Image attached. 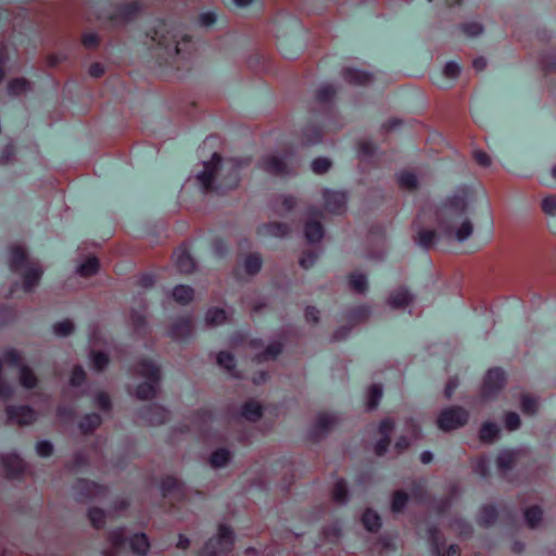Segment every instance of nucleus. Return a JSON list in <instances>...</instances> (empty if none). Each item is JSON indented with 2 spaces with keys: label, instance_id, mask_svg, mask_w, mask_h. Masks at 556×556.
I'll list each match as a JSON object with an SVG mask.
<instances>
[{
  "label": "nucleus",
  "instance_id": "774afa93",
  "mask_svg": "<svg viewBox=\"0 0 556 556\" xmlns=\"http://www.w3.org/2000/svg\"><path fill=\"white\" fill-rule=\"evenodd\" d=\"M332 167V161L326 156H319L311 163L312 170L317 175L326 174Z\"/></svg>",
  "mask_w": 556,
  "mask_h": 556
},
{
  "label": "nucleus",
  "instance_id": "3c124183",
  "mask_svg": "<svg viewBox=\"0 0 556 556\" xmlns=\"http://www.w3.org/2000/svg\"><path fill=\"white\" fill-rule=\"evenodd\" d=\"M262 257L256 252L248 253L243 260L244 271L248 276H255L262 268Z\"/></svg>",
  "mask_w": 556,
  "mask_h": 556
},
{
  "label": "nucleus",
  "instance_id": "aec40b11",
  "mask_svg": "<svg viewBox=\"0 0 556 556\" xmlns=\"http://www.w3.org/2000/svg\"><path fill=\"white\" fill-rule=\"evenodd\" d=\"M142 417L148 426L156 427L169 420L170 412L165 406L154 403L144 408Z\"/></svg>",
  "mask_w": 556,
  "mask_h": 556
},
{
  "label": "nucleus",
  "instance_id": "39448f33",
  "mask_svg": "<svg viewBox=\"0 0 556 556\" xmlns=\"http://www.w3.org/2000/svg\"><path fill=\"white\" fill-rule=\"evenodd\" d=\"M506 376L502 368L494 367L486 371L483 377L479 396L481 401L486 402L496 397L506 386Z\"/></svg>",
  "mask_w": 556,
  "mask_h": 556
},
{
  "label": "nucleus",
  "instance_id": "423d86ee",
  "mask_svg": "<svg viewBox=\"0 0 556 556\" xmlns=\"http://www.w3.org/2000/svg\"><path fill=\"white\" fill-rule=\"evenodd\" d=\"M469 420V412L459 405L442 409L437 418V426L444 432L464 427Z\"/></svg>",
  "mask_w": 556,
  "mask_h": 556
},
{
  "label": "nucleus",
  "instance_id": "5fc2aeb1",
  "mask_svg": "<svg viewBox=\"0 0 556 556\" xmlns=\"http://www.w3.org/2000/svg\"><path fill=\"white\" fill-rule=\"evenodd\" d=\"M31 89V83L24 78H13L8 84V91L13 97H18Z\"/></svg>",
  "mask_w": 556,
  "mask_h": 556
},
{
  "label": "nucleus",
  "instance_id": "bb28decb",
  "mask_svg": "<svg viewBox=\"0 0 556 556\" xmlns=\"http://www.w3.org/2000/svg\"><path fill=\"white\" fill-rule=\"evenodd\" d=\"M233 458L232 452L227 447L214 450L206 458V464L213 469H220L228 466Z\"/></svg>",
  "mask_w": 556,
  "mask_h": 556
},
{
  "label": "nucleus",
  "instance_id": "13d9d810",
  "mask_svg": "<svg viewBox=\"0 0 556 556\" xmlns=\"http://www.w3.org/2000/svg\"><path fill=\"white\" fill-rule=\"evenodd\" d=\"M358 157L363 161L372 160L376 155V146L368 139H361L356 144Z\"/></svg>",
  "mask_w": 556,
  "mask_h": 556
},
{
  "label": "nucleus",
  "instance_id": "6e6d98bb",
  "mask_svg": "<svg viewBox=\"0 0 556 556\" xmlns=\"http://www.w3.org/2000/svg\"><path fill=\"white\" fill-rule=\"evenodd\" d=\"M341 534L342 531L337 521L326 525L320 530V536L323 541L327 543H338L340 541Z\"/></svg>",
  "mask_w": 556,
  "mask_h": 556
},
{
  "label": "nucleus",
  "instance_id": "f8f14e48",
  "mask_svg": "<svg viewBox=\"0 0 556 556\" xmlns=\"http://www.w3.org/2000/svg\"><path fill=\"white\" fill-rule=\"evenodd\" d=\"M74 490L79 502H88L94 498L104 497L109 493L105 484H100L89 479L79 478L74 484Z\"/></svg>",
  "mask_w": 556,
  "mask_h": 556
},
{
  "label": "nucleus",
  "instance_id": "ddd939ff",
  "mask_svg": "<svg viewBox=\"0 0 556 556\" xmlns=\"http://www.w3.org/2000/svg\"><path fill=\"white\" fill-rule=\"evenodd\" d=\"M195 329L194 317L181 315L174 318L166 327L168 336L174 341H181L191 337Z\"/></svg>",
  "mask_w": 556,
  "mask_h": 556
},
{
  "label": "nucleus",
  "instance_id": "ea45409f",
  "mask_svg": "<svg viewBox=\"0 0 556 556\" xmlns=\"http://www.w3.org/2000/svg\"><path fill=\"white\" fill-rule=\"evenodd\" d=\"M348 287L355 294H365L368 289L366 275L359 271L350 273L348 276Z\"/></svg>",
  "mask_w": 556,
  "mask_h": 556
},
{
  "label": "nucleus",
  "instance_id": "393cba45",
  "mask_svg": "<svg viewBox=\"0 0 556 556\" xmlns=\"http://www.w3.org/2000/svg\"><path fill=\"white\" fill-rule=\"evenodd\" d=\"M415 296L408 289L401 287L393 290L387 298V303L394 309H405L414 303Z\"/></svg>",
  "mask_w": 556,
  "mask_h": 556
},
{
  "label": "nucleus",
  "instance_id": "5701e85b",
  "mask_svg": "<svg viewBox=\"0 0 556 556\" xmlns=\"http://www.w3.org/2000/svg\"><path fill=\"white\" fill-rule=\"evenodd\" d=\"M7 415L21 427L31 425L36 420L35 410L28 406H8Z\"/></svg>",
  "mask_w": 556,
  "mask_h": 556
},
{
  "label": "nucleus",
  "instance_id": "6e6552de",
  "mask_svg": "<svg viewBox=\"0 0 556 556\" xmlns=\"http://www.w3.org/2000/svg\"><path fill=\"white\" fill-rule=\"evenodd\" d=\"M428 541L432 556H462V548L458 544L446 545L444 533L437 526L427 529Z\"/></svg>",
  "mask_w": 556,
  "mask_h": 556
},
{
  "label": "nucleus",
  "instance_id": "de8ad7c7",
  "mask_svg": "<svg viewBox=\"0 0 556 556\" xmlns=\"http://www.w3.org/2000/svg\"><path fill=\"white\" fill-rule=\"evenodd\" d=\"M382 386L380 383H372L366 391L365 406L366 409L371 412L375 410L382 397Z\"/></svg>",
  "mask_w": 556,
  "mask_h": 556
},
{
  "label": "nucleus",
  "instance_id": "864d4df0",
  "mask_svg": "<svg viewBox=\"0 0 556 556\" xmlns=\"http://www.w3.org/2000/svg\"><path fill=\"white\" fill-rule=\"evenodd\" d=\"M87 380L88 376L84 367L79 364L74 365L68 379V386L74 389H80L87 383Z\"/></svg>",
  "mask_w": 556,
  "mask_h": 556
},
{
  "label": "nucleus",
  "instance_id": "4be33fe9",
  "mask_svg": "<svg viewBox=\"0 0 556 556\" xmlns=\"http://www.w3.org/2000/svg\"><path fill=\"white\" fill-rule=\"evenodd\" d=\"M110 547L102 552L103 556H116L117 553L125 546L127 541V531L125 528L111 530L105 535Z\"/></svg>",
  "mask_w": 556,
  "mask_h": 556
},
{
  "label": "nucleus",
  "instance_id": "e2e57ef3",
  "mask_svg": "<svg viewBox=\"0 0 556 556\" xmlns=\"http://www.w3.org/2000/svg\"><path fill=\"white\" fill-rule=\"evenodd\" d=\"M520 408L526 415H534L539 409L538 399L531 394H521Z\"/></svg>",
  "mask_w": 556,
  "mask_h": 556
},
{
  "label": "nucleus",
  "instance_id": "a878e982",
  "mask_svg": "<svg viewBox=\"0 0 556 556\" xmlns=\"http://www.w3.org/2000/svg\"><path fill=\"white\" fill-rule=\"evenodd\" d=\"M303 231L304 238L309 244H320L325 235V229L320 220L312 217L304 222Z\"/></svg>",
  "mask_w": 556,
  "mask_h": 556
},
{
  "label": "nucleus",
  "instance_id": "f3484780",
  "mask_svg": "<svg viewBox=\"0 0 556 556\" xmlns=\"http://www.w3.org/2000/svg\"><path fill=\"white\" fill-rule=\"evenodd\" d=\"M395 429V420L391 417H384L380 420L378 426V433L380 439L374 446V452L377 456H383L391 443V435Z\"/></svg>",
  "mask_w": 556,
  "mask_h": 556
},
{
  "label": "nucleus",
  "instance_id": "4d7b16f0",
  "mask_svg": "<svg viewBox=\"0 0 556 556\" xmlns=\"http://www.w3.org/2000/svg\"><path fill=\"white\" fill-rule=\"evenodd\" d=\"M523 516L527 526L530 529H534L543 519V510L539 505H532L525 510Z\"/></svg>",
  "mask_w": 556,
  "mask_h": 556
},
{
  "label": "nucleus",
  "instance_id": "c756f323",
  "mask_svg": "<svg viewBox=\"0 0 556 556\" xmlns=\"http://www.w3.org/2000/svg\"><path fill=\"white\" fill-rule=\"evenodd\" d=\"M447 528L451 531H453L455 536L460 541H466V540L470 539L473 534L472 526L469 522H467L465 519L457 517V516L453 517L450 520Z\"/></svg>",
  "mask_w": 556,
  "mask_h": 556
},
{
  "label": "nucleus",
  "instance_id": "6ab92c4d",
  "mask_svg": "<svg viewBox=\"0 0 556 556\" xmlns=\"http://www.w3.org/2000/svg\"><path fill=\"white\" fill-rule=\"evenodd\" d=\"M232 320L233 311L230 307L222 308L213 306L207 308L204 315V325L206 328H215L217 326L232 323Z\"/></svg>",
  "mask_w": 556,
  "mask_h": 556
},
{
  "label": "nucleus",
  "instance_id": "79ce46f5",
  "mask_svg": "<svg viewBox=\"0 0 556 556\" xmlns=\"http://www.w3.org/2000/svg\"><path fill=\"white\" fill-rule=\"evenodd\" d=\"M263 233L276 238H286L290 235L291 228L287 223L268 222L263 225Z\"/></svg>",
  "mask_w": 556,
  "mask_h": 556
},
{
  "label": "nucleus",
  "instance_id": "c9c22d12",
  "mask_svg": "<svg viewBox=\"0 0 556 556\" xmlns=\"http://www.w3.org/2000/svg\"><path fill=\"white\" fill-rule=\"evenodd\" d=\"M363 527L370 533H378L382 527L381 517L372 508H366L361 518Z\"/></svg>",
  "mask_w": 556,
  "mask_h": 556
},
{
  "label": "nucleus",
  "instance_id": "09e8293b",
  "mask_svg": "<svg viewBox=\"0 0 556 556\" xmlns=\"http://www.w3.org/2000/svg\"><path fill=\"white\" fill-rule=\"evenodd\" d=\"M409 501V494L404 490H395L391 494L390 509L393 514L403 513Z\"/></svg>",
  "mask_w": 556,
  "mask_h": 556
},
{
  "label": "nucleus",
  "instance_id": "cd10ccee",
  "mask_svg": "<svg viewBox=\"0 0 556 556\" xmlns=\"http://www.w3.org/2000/svg\"><path fill=\"white\" fill-rule=\"evenodd\" d=\"M370 311L366 305H357L345 313V321L353 328L364 325L369 320Z\"/></svg>",
  "mask_w": 556,
  "mask_h": 556
},
{
  "label": "nucleus",
  "instance_id": "e433bc0d",
  "mask_svg": "<svg viewBox=\"0 0 556 556\" xmlns=\"http://www.w3.org/2000/svg\"><path fill=\"white\" fill-rule=\"evenodd\" d=\"M320 250V244L307 243V245L300 253L299 265L303 269H308L309 267H312L314 263L317 261Z\"/></svg>",
  "mask_w": 556,
  "mask_h": 556
},
{
  "label": "nucleus",
  "instance_id": "c03bdc74",
  "mask_svg": "<svg viewBox=\"0 0 556 556\" xmlns=\"http://www.w3.org/2000/svg\"><path fill=\"white\" fill-rule=\"evenodd\" d=\"M194 289L190 286L178 285L173 289L172 296L180 305H188L194 300Z\"/></svg>",
  "mask_w": 556,
  "mask_h": 556
},
{
  "label": "nucleus",
  "instance_id": "4c0bfd02",
  "mask_svg": "<svg viewBox=\"0 0 556 556\" xmlns=\"http://www.w3.org/2000/svg\"><path fill=\"white\" fill-rule=\"evenodd\" d=\"M100 267V260L96 255H88L77 267L76 274L83 278H90L99 273Z\"/></svg>",
  "mask_w": 556,
  "mask_h": 556
},
{
  "label": "nucleus",
  "instance_id": "49530a36",
  "mask_svg": "<svg viewBox=\"0 0 556 556\" xmlns=\"http://www.w3.org/2000/svg\"><path fill=\"white\" fill-rule=\"evenodd\" d=\"M129 545L132 553L144 556L150 549V541L147 534L136 533L129 539Z\"/></svg>",
  "mask_w": 556,
  "mask_h": 556
},
{
  "label": "nucleus",
  "instance_id": "4468645a",
  "mask_svg": "<svg viewBox=\"0 0 556 556\" xmlns=\"http://www.w3.org/2000/svg\"><path fill=\"white\" fill-rule=\"evenodd\" d=\"M3 476L9 480L22 479L29 470L28 465L16 454H8L0 457Z\"/></svg>",
  "mask_w": 556,
  "mask_h": 556
},
{
  "label": "nucleus",
  "instance_id": "0eeeda50",
  "mask_svg": "<svg viewBox=\"0 0 556 556\" xmlns=\"http://www.w3.org/2000/svg\"><path fill=\"white\" fill-rule=\"evenodd\" d=\"M172 262L177 273L182 276H191L199 270V263L190 253L188 241H182L173 251Z\"/></svg>",
  "mask_w": 556,
  "mask_h": 556
},
{
  "label": "nucleus",
  "instance_id": "58836bf2",
  "mask_svg": "<svg viewBox=\"0 0 556 556\" xmlns=\"http://www.w3.org/2000/svg\"><path fill=\"white\" fill-rule=\"evenodd\" d=\"M102 425V417L97 413L87 414L81 417L78 428L81 434L90 435Z\"/></svg>",
  "mask_w": 556,
  "mask_h": 556
},
{
  "label": "nucleus",
  "instance_id": "c85d7f7f",
  "mask_svg": "<svg viewBox=\"0 0 556 556\" xmlns=\"http://www.w3.org/2000/svg\"><path fill=\"white\" fill-rule=\"evenodd\" d=\"M28 253L24 245L14 243L10 247L9 266L12 271H20L26 265Z\"/></svg>",
  "mask_w": 556,
  "mask_h": 556
},
{
  "label": "nucleus",
  "instance_id": "7c9ffc66",
  "mask_svg": "<svg viewBox=\"0 0 556 556\" xmlns=\"http://www.w3.org/2000/svg\"><path fill=\"white\" fill-rule=\"evenodd\" d=\"M342 76L346 83L357 86H368L374 80L370 73L352 67H344L342 70Z\"/></svg>",
  "mask_w": 556,
  "mask_h": 556
},
{
  "label": "nucleus",
  "instance_id": "2eb2a0df",
  "mask_svg": "<svg viewBox=\"0 0 556 556\" xmlns=\"http://www.w3.org/2000/svg\"><path fill=\"white\" fill-rule=\"evenodd\" d=\"M467 193L463 189L462 193H457L448 198L443 205L442 210L435 212L437 220L440 225L444 219L451 215H462L467 210Z\"/></svg>",
  "mask_w": 556,
  "mask_h": 556
},
{
  "label": "nucleus",
  "instance_id": "473e14b6",
  "mask_svg": "<svg viewBox=\"0 0 556 556\" xmlns=\"http://www.w3.org/2000/svg\"><path fill=\"white\" fill-rule=\"evenodd\" d=\"M330 498L336 505H345L349 501V486L343 478L336 480L330 489Z\"/></svg>",
  "mask_w": 556,
  "mask_h": 556
},
{
  "label": "nucleus",
  "instance_id": "412c9836",
  "mask_svg": "<svg viewBox=\"0 0 556 556\" xmlns=\"http://www.w3.org/2000/svg\"><path fill=\"white\" fill-rule=\"evenodd\" d=\"M215 362L223 370L235 379H243L244 375L237 368L235 355L230 351H219L215 354Z\"/></svg>",
  "mask_w": 556,
  "mask_h": 556
},
{
  "label": "nucleus",
  "instance_id": "2f4dec72",
  "mask_svg": "<svg viewBox=\"0 0 556 556\" xmlns=\"http://www.w3.org/2000/svg\"><path fill=\"white\" fill-rule=\"evenodd\" d=\"M271 210L277 215H283L294 210L296 200L292 195L278 194L271 199Z\"/></svg>",
  "mask_w": 556,
  "mask_h": 556
},
{
  "label": "nucleus",
  "instance_id": "b1692460",
  "mask_svg": "<svg viewBox=\"0 0 556 556\" xmlns=\"http://www.w3.org/2000/svg\"><path fill=\"white\" fill-rule=\"evenodd\" d=\"M42 274L43 268L39 262H29L22 279L24 291L31 292L34 288L38 286Z\"/></svg>",
  "mask_w": 556,
  "mask_h": 556
},
{
  "label": "nucleus",
  "instance_id": "a18cd8bd",
  "mask_svg": "<svg viewBox=\"0 0 556 556\" xmlns=\"http://www.w3.org/2000/svg\"><path fill=\"white\" fill-rule=\"evenodd\" d=\"M500 429L494 422H484L479 429V440L483 444H491L498 440Z\"/></svg>",
  "mask_w": 556,
  "mask_h": 556
},
{
  "label": "nucleus",
  "instance_id": "0e129e2a",
  "mask_svg": "<svg viewBox=\"0 0 556 556\" xmlns=\"http://www.w3.org/2000/svg\"><path fill=\"white\" fill-rule=\"evenodd\" d=\"M409 497H412L415 502L418 503H426L431 501V496L428 493L427 489L417 482L412 483L410 491H409Z\"/></svg>",
  "mask_w": 556,
  "mask_h": 556
},
{
  "label": "nucleus",
  "instance_id": "680f3d73",
  "mask_svg": "<svg viewBox=\"0 0 556 556\" xmlns=\"http://www.w3.org/2000/svg\"><path fill=\"white\" fill-rule=\"evenodd\" d=\"M498 513L495 506L493 505H485L482 507L480 517H479V523L482 527H490L497 520Z\"/></svg>",
  "mask_w": 556,
  "mask_h": 556
},
{
  "label": "nucleus",
  "instance_id": "9d476101",
  "mask_svg": "<svg viewBox=\"0 0 556 556\" xmlns=\"http://www.w3.org/2000/svg\"><path fill=\"white\" fill-rule=\"evenodd\" d=\"M223 156L215 152L207 162H203V170L195 176V180L202 187L204 193H211L215 190L214 182L219 173Z\"/></svg>",
  "mask_w": 556,
  "mask_h": 556
},
{
  "label": "nucleus",
  "instance_id": "1a4fd4ad",
  "mask_svg": "<svg viewBox=\"0 0 556 556\" xmlns=\"http://www.w3.org/2000/svg\"><path fill=\"white\" fill-rule=\"evenodd\" d=\"M161 491L163 498H169V508H174L176 503H182L188 497V491L185 483L175 476H165L161 479Z\"/></svg>",
  "mask_w": 556,
  "mask_h": 556
},
{
  "label": "nucleus",
  "instance_id": "8fccbe9b",
  "mask_svg": "<svg viewBox=\"0 0 556 556\" xmlns=\"http://www.w3.org/2000/svg\"><path fill=\"white\" fill-rule=\"evenodd\" d=\"M89 358L92 369L97 372H102L110 364V355L102 350H91Z\"/></svg>",
  "mask_w": 556,
  "mask_h": 556
},
{
  "label": "nucleus",
  "instance_id": "20e7f679",
  "mask_svg": "<svg viewBox=\"0 0 556 556\" xmlns=\"http://www.w3.org/2000/svg\"><path fill=\"white\" fill-rule=\"evenodd\" d=\"M294 154V149L290 144L281 147L279 153H269L262 157L261 168L269 175L276 177H286L293 172L288 164V159Z\"/></svg>",
  "mask_w": 556,
  "mask_h": 556
},
{
  "label": "nucleus",
  "instance_id": "a211bd4d",
  "mask_svg": "<svg viewBox=\"0 0 556 556\" xmlns=\"http://www.w3.org/2000/svg\"><path fill=\"white\" fill-rule=\"evenodd\" d=\"M263 345H264V342L262 339L251 338L242 331L233 332L228 340L229 350H232V351H240V350L258 351L263 348Z\"/></svg>",
  "mask_w": 556,
  "mask_h": 556
},
{
  "label": "nucleus",
  "instance_id": "052dcab7",
  "mask_svg": "<svg viewBox=\"0 0 556 556\" xmlns=\"http://www.w3.org/2000/svg\"><path fill=\"white\" fill-rule=\"evenodd\" d=\"M20 383L26 389H34L38 383L37 376L27 365L20 368Z\"/></svg>",
  "mask_w": 556,
  "mask_h": 556
},
{
  "label": "nucleus",
  "instance_id": "f03ea898",
  "mask_svg": "<svg viewBox=\"0 0 556 556\" xmlns=\"http://www.w3.org/2000/svg\"><path fill=\"white\" fill-rule=\"evenodd\" d=\"M300 342L299 332L291 327L281 328L276 339L269 342L265 348L263 346L258 353L253 357V362L257 364L275 361L283 351L287 344H298Z\"/></svg>",
  "mask_w": 556,
  "mask_h": 556
},
{
  "label": "nucleus",
  "instance_id": "9b49d317",
  "mask_svg": "<svg viewBox=\"0 0 556 556\" xmlns=\"http://www.w3.org/2000/svg\"><path fill=\"white\" fill-rule=\"evenodd\" d=\"M337 416L329 413H319L314 418L307 439L312 443H318L338 425Z\"/></svg>",
  "mask_w": 556,
  "mask_h": 556
},
{
  "label": "nucleus",
  "instance_id": "bf43d9fd",
  "mask_svg": "<svg viewBox=\"0 0 556 556\" xmlns=\"http://www.w3.org/2000/svg\"><path fill=\"white\" fill-rule=\"evenodd\" d=\"M88 520L90 521L91 526L97 529L101 530L105 526L106 520V514L102 508L99 507H91L89 508L87 513Z\"/></svg>",
  "mask_w": 556,
  "mask_h": 556
},
{
  "label": "nucleus",
  "instance_id": "72a5a7b5",
  "mask_svg": "<svg viewBox=\"0 0 556 556\" xmlns=\"http://www.w3.org/2000/svg\"><path fill=\"white\" fill-rule=\"evenodd\" d=\"M520 451L506 450L498 454L496 458V466L501 473H506L511 470L518 460Z\"/></svg>",
  "mask_w": 556,
  "mask_h": 556
},
{
  "label": "nucleus",
  "instance_id": "338daca9",
  "mask_svg": "<svg viewBox=\"0 0 556 556\" xmlns=\"http://www.w3.org/2000/svg\"><path fill=\"white\" fill-rule=\"evenodd\" d=\"M194 51L190 36H184L180 42L175 47V54L181 58H189Z\"/></svg>",
  "mask_w": 556,
  "mask_h": 556
},
{
  "label": "nucleus",
  "instance_id": "603ef678",
  "mask_svg": "<svg viewBox=\"0 0 556 556\" xmlns=\"http://www.w3.org/2000/svg\"><path fill=\"white\" fill-rule=\"evenodd\" d=\"M435 238L437 232L434 229L418 227L417 235L414 237V241L425 249H431L434 244Z\"/></svg>",
  "mask_w": 556,
  "mask_h": 556
},
{
  "label": "nucleus",
  "instance_id": "dca6fc26",
  "mask_svg": "<svg viewBox=\"0 0 556 556\" xmlns=\"http://www.w3.org/2000/svg\"><path fill=\"white\" fill-rule=\"evenodd\" d=\"M264 405L255 397L247 399L237 415L236 419H242L250 424H256L264 417Z\"/></svg>",
  "mask_w": 556,
  "mask_h": 556
},
{
  "label": "nucleus",
  "instance_id": "37998d69",
  "mask_svg": "<svg viewBox=\"0 0 556 556\" xmlns=\"http://www.w3.org/2000/svg\"><path fill=\"white\" fill-rule=\"evenodd\" d=\"M324 140V132L319 127L312 126L304 129L300 135V143L302 147H311Z\"/></svg>",
  "mask_w": 556,
  "mask_h": 556
},
{
  "label": "nucleus",
  "instance_id": "f704fd0d",
  "mask_svg": "<svg viewBox=\"0 0 556 556\" xmlns=\"http://www.w3.org/2000/svg\"><path fill=\"white\" fill-rule=\"evenodd\" d=\"M397 187L403 191L415 192L419 188V180L415 172L402 170L396 177Z\"/></svg>",
  "mask_w": 556,
  "mask_h": 556
},
{
  "label": "nucleus",
  "instance_id": "a19ab883",
  "mask_svg": "<svg viewBox=\"0 0 556 556\" xmlns=\"http://www.w3.org/2000/svg\"><path fill=\"white\" fill-rule=\"evenodd\" d=\"M326 207L333 213H340L345 208L346 195L343 192L330 191L325 197Z\"/></svg>",
  "mask_w": 556,
  "mask_h": 556
},
{
  "label": "nucleus",
  "instance_id": "f257e3e1",
  "mask_svg": "<svg viewBox=\"0 0 556 556\" xmlns=\"http://www.w3.org/2000/svg\"><path fill=\"white\" fill-rule=\"evenodd\" d=\"M129 375L135 379H144L130 395L139 401H153L162 394V367L152 358L139 357L128 368Z\"/></svg>",
  "mask_w": 556,
  "mask_h": 556
},
{
  "label": "nucleus",
  "instance_id": "69168bd1",
  "mask_svg": "<svg viewBox=\"0 0 556 556\" xmlns=\"http://www.w3.org/2000/svg\"><path fill=\"white\" fill-rule=\"evenodd\" d=\"M90 465L89 456L85 452H76L73 455L72 462L66 465L68 471L74 472L80 468L87 467Z\"/></svg>",
  "mask_w": 556,
  "mask_h": 556
},
{
  "label": "nucleus",
  "instance_id": "7ed1b4c3",
  "mask_svg": "<svg viewBox=\"0 0 556 556\" xmlns=\"http://www.w3.org/2000/svg\"><path fill=\"white\" fill-rule=\"evenodd\" d=\"M235 547V534L232 529L220 523L217 533L210 538L201 551V556H228Z\"/></svg>",
  "mask_w": 556,
  "mask_h": 556
}]
</instances>
